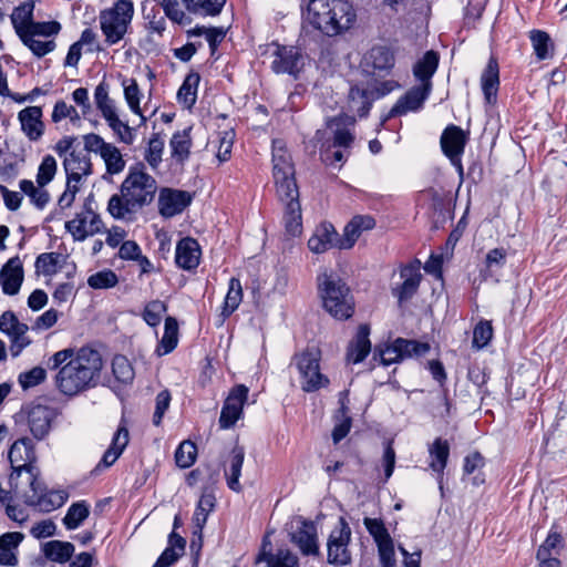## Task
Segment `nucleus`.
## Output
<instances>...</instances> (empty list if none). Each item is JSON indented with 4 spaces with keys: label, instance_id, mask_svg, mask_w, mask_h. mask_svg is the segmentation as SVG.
I'll use <instances>...</instances> for the list:
<instances>
[{
    "label": "nucleus",
    "instance_id": "obj_43",
    "mask_svg": "<svg viewBox=\"0 0 567 567\" xmlns=\"http://www.w3.org/2000/svg\"><path fill=\"white\" fill-rule=\"evenodd\" d=\"M243 298V289L239 279L231 278L226 295L221 315L224 318L229 317L239 306Z\"/></svg>",
    "mask_w": 567,
    "mask_h": 567
},
{
    "label": "nucleus",
    "instance_id": "obj_40",
    "mask_svg": "<svg viewBox=\"0 0 567 567\" xmlns=\"http://www.w3.org/2000/svg\"><path fill=\"white\" fill-rule=\"evenodd\" d=\"M536 56L539 60H546L551 56L554 44L549 34L542 30H533L529 34Z\"/></svg>",
    "mask_w": 567,
    "mask_h": 567
},
{
    "label": "nucleus",
    "instance_id": "obj_19",
    "mask_svg": "<svg viewBox=\"0 0 567 567\" xmlns=\"http://www.w3.org/2000/svg\"><path fill=\"white\" fill-rule=\"evenodd\" d=\"M290 536L291 542L299 547L303 555H317L319 553L317 528L313 523L299 519L297 529Z\"/></svg>",
    "mask_w": 567,
    "mask_h": 567
},
{
    "label": "nucleus",
    "instance_id": "obj_44",
    "mask_svg": "<svg viewBox=\"0 0 567 567\" xmlns=\"http://www.w3.org/2000/svg\"><path fill=\"white\" fill-rule=\"evenodd\" d=\"M94 99L96 107L101 111L105 120L116 113L113 101L109 96V84L105 81H102L95 87Z\"/></svg>",
    "mask_w": 567,
    "mask_h": 567
},
{
    "label": "nucleus",
    "instance_id": "obj_23",
    "mask_svg": "<svg viewBox=\"0 0 567 567\" xmlns=\"http://www.w3.org/2000/svg\"><path fill=\"white\" fill-rule=\"evenodd\" d=\"M200 259V247L196 239L185 237L177 243L175 261L185 270L197 268Z\"/></svg>",
    "mask_w": 567,
    "mask_h": 567
},
{
    "label": "nucleus",
    "instance_id": "obj_41",
    "mask_svg": "<svg viewBox=\"0 0 567 567\" xmlns=\"http://www.w3.org/2000/svg\"><path fill=\"white\" fill-rule=\"evenodd\" d=\"M89 514V504L84 501L76 502L69 507L63 524L68 529H75L87 518Z\"/></svg>",
    "mask_w": 567,
    "mask_h": 567
},
{
    "label": "nucleus",
    "instance_id": "obj_17",
    "mask_svg": "<svg viewBox=\"0 0 567 567\" xmlns=\"http://www.w3.org/2000/svg\"><path fill=\"white\" fill-rule=\"evenodd\" d=\"M24 278L22 261L19 256L10 258L0 270V286L3 293L14 296L19 293Z\"/></svg>",
    "mask_w": 567,
    "mask_h": 567
},
{
    "label": "nucleus",
    "instance_id": "obj_36",
    "mask_svg": "<svg viewBox=\"0 0 567 567\" xmlns=\"http://www.w3.org/2000/svg\"><path fill=\"white\" fill-rule=\"evenodd\" d=\"M45 557L52 561L65 563L74 553V546L69 542L51 540L43 547Z\"/></svg>",
    "mask_w": 567,
    "mask_h": 567
},
{
    "label": "nucleus",
    "instance_id": "obj_51",
    "mask_svg": "<svg viewBox=\"0 0 567 567\" xmlns=\"http://www.w3.org/2000/svg\"><path fill=\"white\" fill-rule=\"evenodd\" d=\"M112 371L115 379L122 383H130L135 374L127 357H113Z\"/></svg>",
    "mask_w": 567,
    "mask_h": 567
},
{
    "label": "nucleus",
    "instance_id": "obj_52",
    "mask_svg": "<svg viewBox=\"0 0 567 567\" xmlns=\"http://www.w3.org/2000/svg\"><path fill=\"white\" fill-rule=\"evenodd\" d=\"M56 161L52 155H45L38 168L37 184L39 187H45L55 176Z\"/></svg>",
    "mask_w": 567,
    "mask_h": 567
},
{
    "label": "nucleus",
    "instance_id": "obj_45",
    "mask_svg": "<svg viewBox=\"0 0 567 567\" xmlns=\"http://www.w3.org/2000/svg\"><path fill=\"white\" fill-rule=\"evenodd\" d=\"M105 162L106 172L111 175L121 173L125 167V161L120 150L113 144L105 146V151L101 154Z\"/></svg>",
    "mask_w": 567,
    "mask_h": 567
},
{
    "label": "nucleus",
    "instance_id": "obj_20",
    "mask_svg": "<svg viewBox=\"0 0 567 567\" xmlns=\"http://www.w3.org/2000/svg\"><path fill=\"white\" fill-rule=\"evenodd\" d=\"M348 107L350 112L364 117L369 114L372 103L375 101L370 84L357 83L352 85L348 94Z\"/></svg>",
    "mask_w": 567,
    "mask_h": 567
},
{
    "label": "nucleus",
    "instance_id": "obj_29",
    "mask_svg": "<svg viewBox=\"0 0 567 567\" xmlns=\"http://www.w3.org/2000/svg\"><path fill=\"white\" fill-rule=\"evenodd\" d=\"M127 444L128 430L124 425L118 426L117 431L115 432L112 439L111 446L105 451L101 462L97 464L95 470H100L101 466L110 467L111 465H113L120 457V455L123 453Z\"/></svg>",
    "mask_w": 567,
    "mask_h": 567
},
{
    "label": "nucleus",
    "instance_id": "obj_28",
    "mask_svg": "<svg viewBox=\"0 0 567 567\" xmlns=\"http://www.w3.org/2000/svg\"><path fill=\"white\" fill-rule=\"evenodd\" d=\"M439 53L430 50L426 51L422 59L417 60L413 65V75L419 80L420 84H429L432 91V76L439 66Z\"/></svg>",
    "mask_w": 567,
    "mask_h": 567
},
{
    "label": "nucleus",
    "instance_id": "obj_15",
    "mask_svg": "<svg viewBox=\"0 0 567 567\" xmlns=\"http://www.w3.org/2000/svg\"><path fill=\"white\" fill-rule=\"evenodd\" d=\"M54 417V411L49 406L31 405L27 411V424L32 436L39 441L43 440L50 433Z\"/></svg>",
    "mask_w": 567,
    "mask_h": 567
},
{
    "label": "nucleus",
    "instance_id": "obj_9",
    "mask_svg": "<svg viewBox=\"0 0 567 567\" xmlns=\"http://www.w3.org/2000/svg\"><path fill=\"white\" fill-rule=\"evenodd\" d=\"M30 491L23 493L24 502L30 506H35L40 511L51 512L61 507L66 501V494L63 491L47 492L45 486L38 477V484H28Z\"/></svg>",
    "mask_w": 567,
    "mask_h": 567
},
{
    "label": "nucleus",
    "instance_id": "obj_34",
    "mask_svg": "<svg viewBox=\"0 0 567 567\" xmlns=\"http://www.w3.org/2000/svg\"><path fill=\"white\" fill-rule=\"evenodd\" d=\"M190 130L192 127H188L182 132H176L173 134L171 138L169 145L172 148V156L181 163H184L189 157L190 154Z\"/></svg>",
    "mask_w": 567,
    "mask_h": 567
},
{
    "label": "nucleus",
    "instance_id": "obj_22",
    "mask_svg": "<svg viewBox=\"0 0 567 567\" xmlns=\"http://www.w3.org/2000/svg\"><path fill=\"white\" fill-rule=\"evenodd\" d=\"M394 64V51L388 45H374L364 56V65L379 73L389 74Z\"/></svg>",
    "mask_w": 567,
    "mask_h": 567
},
{
    "label": "nucleus",
    "instance_id": "obj_5",
    "mask_svg": "<svg viewBox=\"0 0 567 567\" xmlns=\"http://www.w3.org/2000/svg\"><path fill=\"white\" fill-rule=\"evenodd\" d=\"M101 367V357H73L60 369L58 388L66 395H74L89 385Z\"/></svg>",
    "mask_w": 567,
    "mask_h": 567
},
{
    "label": "nucleus",
    "instance_id": "obj_30",
    "mask_svg": "<svg viewBox=\"0 0 567 567\" xmlns=\"http://www.w3.org/2000/svg\"><path fill=\"white\" fill-rule=\"evenodd\" d=\"M23 535L18 532L6 533L0 536V565L16 566L18 558L16 550L22 542Z\"/></svg>",
    "mask_w": 567,
    "mask_h": 567
},
{
    "label": "nucleus",
    "instance_id": "obj_3",
    "mask_svg": "<svg viewBox=\"0 0 567 567\" xmlns=\"http://www.w3.org/2000/svg\"><path fill=\"white\" fill-rule=\"evenodd\" d=\"M276 185V194L280 203L285 206V227L291 236L301 234V205L299 202V188L295 179V168L290 162L284 161L282 165L275 156V167L272 168Z\"/></svg>",
    "mask_w": 567,
    "mask_h": 567
},
{
    "label": "nucleus",
    "instance_id": "obj_59",
    "mask_svg": "<svg viewBox=\"0 0 567 567\" xmlns=\"http://www.w3.org/2000/svg\"><path fill=\"white\" fill-rule=\"evenodd\" d=\"M109 126L112 128L118 140L125 144L131 145L134 141L133 128L127 123L122 122L117 114L114 113L112 116L105 120Z\"/></svg>",
    "mask_w": 567,
    "mask_h": 567
},
{
    "label": "nucleus",
    "instance_id": "obj_49",
    "mask_svg": "<svg viewBox=\"0 0 567 567\" xmlns=\"http://www.w3.org/2000/svg\"><path fill=\"white\" fill-rule=\"evenodd\" d=\"M64 171H81L84 175L92 174V163L87 155H82L75 151L70 152L63 161Z\"/></svg>",
    "mask_w": 567,
    "mask_h": 567
},
{
    "label": "nucleus",
    "instance_id": "obj_57",
    "mask_svg": "<svg viewBox=\"0 0 567 567\" xmlns=\"http://www.w3.org/2000/svg\"><path fill=\"white\" fill-rule=\"evenodd\" d=\"M215 506V497L212 494H203L199 498L193 520L197 528L202 529L207 520L208 514Z\"/></svg>",
    "mask_w": 567,
    "mask_h": 567
},
{
    "label": "nucleus",
    "instance_id": "obj_11",
    "mask_svg": "<svg viewBox=\"0 0 567 567\" xmlns=\"http://www.w3.org/2000/svg\"><path fill=\"white\" fill-rule=\"evenodd\" d=\"M297 369L300 373L301 389L305 392H315L329 384V379L320 371L317 357H299Z\"/></svg>",
    "mask_w": 567,
    "mask_h": 567
},
{
    "label": "nucleus",
    "instance_id": "obj_18",
    "mask_svg": "<svg viewBox=\"0 0 567 567\" xmlns=\"http://www.w3.org/2000/svg\"><path fill=\"white\" fill-rule=\"evenodd\" d=\"M565 542L557 532H550L545 542L539 546L536 559L539 567H561L559 555L564 549Z\"/></svg>",
    "mask_w": 567,
    "mask_h": 567
},
{
    "label": "nucleus",
    "instance_id": "obj_25",
    "mask_svg": "<svg viewBox=\"0 0 567 567\" xmlns=\"http://www.w3.org/2000/svg\"><path fill=\"white\" fill-rule=\"evenodd\" d=\"M482 90L488 104L496 101L499 86V68L495 58L491 56L481 76Z\"/></svg>",
    "mask_w": 567,
    "mask_h": 567
},
{
    "label": "nucleus",
    "instance_id": "obj_12",
    "mask_svg": "<svg viewBox=\"0 0 567 567\" xmlns=\"http://www.w3.org/2000/svg\"><path fill=\"white\" fill-rule=\"evenodd\" d=\"M192 202V193L165 187L159 190L158 212L164 218H172L182 214Z\"/></svg>",
    "mask_w": 567,
    "mask_h": 567
},
{
    "label": "nucleus",
    "instance_id": "obj_4",
    "mask_svg": "<svg viewBox=\"0 0 567 567\" xmlns=\"http://www.w3.org/2000/svg\"><path fill=\"white\" fill-rule=\"evenodd\" d=\"M317 280L323 309L339 320L351 318L354 313V298L347 282L333 272H324Z\"/></svg>",
    "mask_w": 567,
    "mask_h": 567
},
{
    "label": "nucleus",
    "instance_id": "obj_46",
    "mask_svg": "<svg viewBox=\"0 0 567 567\" xmlns=\"http://www.w3.org/2000/svg\"><path fill=\"white\" fill-rule=\"evenodd\" d=\"M10 333L8 334L11 340V351L12 354H19L27 346L31 343L30 338L27 336L29 331V327L27 323L20 322L13 328H10Z\"/></svg>",
    "mask_w": 567,
    "mask_h": 567
},
{
    "label": "nucleus",
    "instance_id": "obj_10",
    "mask_svg": "<svg viewBox=\"0 0 567 567\" xmlns=\"http://www.w3.org/2000/svg\"><path fill=\"white\" fill-rule=\"evenodd\" d=\"M303 68V56L297 47L276 45L271 70L277 73H287L295 79Z\"/></svg>",
    "mask_w": 567,
    "mask_h": 567
},
{
    "label": "nucleus",
    "instance_id": "obj_32",
    "mask_svg": "<svg viewBox=\"0 0 567 567\" xmlns=\"http://www.w3.org/2000/svg\"><path fill=\"white\" fill-rule=\"evenodd\" d=\"M245 452L243 447L236 446L233 449L229 456V466L225 471L228 487L234 492H240L241 485L239 483V476L244 464Z\"/></svg>",
    "mask_w": 567,
    "mask_h": 567
},
{
    "label": "nucleus",
    "instance_id": "obj_33",
    "mask_svg": "<svg viewBox=\"0 0 567 567\" xmlns=\"http://www.w3.org/2000/svg\"><path fill=\"white\" fill-rule=\"evenodd\" d=\"M34 2L32 0L24 1L14 8L11 14V22L16 33L20 35L28 30L33 20Z\"/></svg>",
    "mask_w": 567,
    "mask_h": 567
},
{
    "label": "nucleus",
    "instance_id": "obj_31",
    "mask_svg": "<svg viewBox=\"0 0 567 567\" xmlns=\"http://www.w3.org/2000/svg\"><path fill=\"white\" fill-rule=\"evenodd\" d=\"M101 30L105 35L109 44H115L123 39L127 32L128 24L121 21L116 17H112L103 12L100 17Z\"/></svg>",
    "mask_w": 567,
    "mask_h": 567
},
{
    "label": "nucleus",
    "instance_id": "obj_54",
    "mask_svg": "<svg viewBox=\"0 0 567 567\" xmlns=\"http://www.w3.org/2000/svg\"><path fill=\"white\" fill-rule=\"evenodd\" d=\"M197 447L190 441H184L175 452L176 464L182 468L192 466L196 460Z\"/></svg>",
    "mask_w": 567,
    "mask_h": 567
},
{
    "label": "nucleus",
    "instance_id": "obj_2",
    "mask_svg": "<svg viewBox=\"0 0 567 567\" xmlns=\"http://www.w3.org/2000/svg\"><path fill=\"white\" fill-rule=\"evenodd\" d=\"M355 17L352 6L344 0H309L303 12L306 22L329 37L350 29Z\"/></svg>",
    "mask_w": 567,
    "mask_h": 567
},
{
    "label": "nucleus",
    "instance_id": "obj_58",
    "mask_svg": "<svg viewBox=\"0 0 567 567\" xmlns=\"http://www.w3.org/2000/svg\"><path fill=\"white\" fill-rule=\"evenodd\" d=\"M118 278L113 270L106 269L93 274L87 279V285L93 289H107L116 286Z\"/></svg>",
    "mask_w": 567,
    "mask_h": 567
},
{
    "label": "nucleus",
    "instance_id": "obj_56",
    "mask_svg": "<svg viewBox=\"0 0 567 567\" xmlns=\"http://www.w3.org/2000/svg\"><path fill=\"white\" fill-rule=\"evenodd\" d=\"M59 252H43L40 254L35 259V269L38 272H42L44 276H52L58 271Z\"/></svg>",
    "mask_w": 567,
    "mask_h": 567
},
{
    "label": "nucleus",
    "instance_id": "obj_48",
    "mask_svg": "<svg viewBox=\"0 0 567 567\" xmlns=\"http://www.w3.org/2000/svg\"><path fill=\"white\" fill-rule=\"evenodd\" d=\"M87 218L85 213H78L75 217L65 223V229L72 235L75 241H83L89 237Z\"/></svg>",
    "mask_w": 567,
    "mask_h": 567
},
{
    "label": "nucleus",
    "instance_id": "obj_63",
    "mask_svg": "<svg viewBox=\"0 0 567 567\" xmlns=\"http://www.w3.org/2000/svg\"><path fill=\"white\" fill-rule=\"evenodd\" d=\"M363 524L377 545L391 539V536L381 519L365 517L363 519Z\"/></svg>",
    "mask_w": 567,
    "mask_h": 567
},
{
    "label": "nucleus",
    "instance_id": "obj_14",
    "mask_svg": "<svg viewBox=\"0 0 567 567\" xmlns=\"http://www.w3.org/2000/svg\"><path fill=\"white\" fill-rule=\"evenodd\" d=\"M431 94L429 84L412 86L401 96L389 112L390 117L401 116L408 112H417Z\"/></svg>",
    "mask_w": 567,
    "mask_h": 567
},
{
    "label": "nucleus",
    "instance_id": "obj_62",
    "mask_svg": "<svg viewBox=\"0 0 567 567\" xmlns=\"http://www.w3.org/2000/svg\"><path fill=\"white\" fill-rule=\"evenodd\" d=\"M164 150V142L159 137V134H153L148 142L146 150L145 159L153 167L156 168L162 161V153Z\"/></svg>",
    "mask_w": 567,
    "mask_h": 567
},
{
    "label": "nucleus",
    "instance_id": "obj_13",
    "mask_svg": "<svg viewBox=\"0 0 567 567\" xmlns=\"http://www.w3.org/2000/svg\"><path fill=\"white\" fill-rule=\"evenodd\" d=\"M247 398V386L240 384L231 390L220 412L219 425L221 429L231 427L241 417Z\"/></svg>",
    "mask_w": 567,
    "mask_h": 567
},
{
    "label": "nucleus",
    "instance_id": "obj_6",
    "mask_svg": "<svg viewBox=\"0 0 567 567\" xmlns=\"http://www.w3.org/2000/svg\"><path fill=\"white\" fill-rule=\"evenodd\" d=\"M8 457L12 468L9 481L16 492L20 491L22 483L38 484L39 470L34 465L37 456L29 437L17 440L11 445Z\"/></svg>",
    "mask_w": 567,
    "mask_h": 567
},
{
    "label": "nucleus",
    "instance_id": "obj_50",
    "mask_svg": "<svg viewBox=\"0 0 567 567\" xmlns=\"http://www.w3.org/2000/svg\"><path fill=\"white\" fill-rule=\"evenodd\" d=\"M19 38L22 43L28 47L38 58H42L55 49V42L53 40L39 41L34 39V35H30V33L25 32L20 33Z\"/></svg>",
    "mask_w": 567,
    "mask_h": 567
},
{
    "label": "nucleus",
    "instance_id": "obj_55",
    "mask_svg": "<svg viewBox=\"0 0 567 567\" xmlns=\"http://www.w3.org/2000/svg\"><path fill=\"white\" fill-rule=\"evenodd\" d=\"M47 378V371L42 367H34L23 371L18 377V382L23 390H29L42 383Z\"/></svg>",
    "mask_w": 567,
    "mask_h": 567
},
{
    "label": "nucleus",
    "instance_id": "obj_38",
    "mask_svg": "<svg viewBox=\"0 0 567 567\" xmlns=\"http://www.w3.org/2000/svg\"><path fill=\"white\" fill-rule=\"evenodd\" d=\"M183 3L190 13L215 17L221 12L226 0H183Z\"/></svg>",
    "mask_w": 567,
    "mask_h": 567
},
{
    "label": "nucleus",
    "instance_id": "obj_26",
    "mask_svg": "<svg viewBox=\"0 0 567 567\" xmlns=\"http://www.w3.org/2000/svg\"><path fill=\"white\" fill-rule=\"evenodd\" d=\"M430 468L437 474L439 483H442L444 470L450 456V444L446 440L437 437L429 446Z\"/></svg>",
    "mask_w": 567,
    "mask_h": 567
},
{
    "label": "nucleus",
    "instance_id": "obj_47",
    "mask_svg": "<svg viewBox=\"0 0 567 567\" xmlns=\"http://www.w3.org/2000/svg\"><path fill=\"white\" fill-rule=\"evenodd\" d=\"M178 342V322L173 317L165 319L164 334L161 340V347L164 349V353L172 352Z\"/></svg>",
    "mask_w": 567,
    "mask_h": 567
},
{
    "label": "nucleus",
    "instance_id": "obj_8",
    "mask_svg": "<svg viewBox=\"0 0 567 567\" xmlns=\"http://www.w3.org/2000/svg\"><path fill=\"white\" fill-rule=\"evenodd\" d=\"M467 141L468 133L454 124H450L445 127L440 140L443 154L461 173L463 172L461 156L464 153Z\"/></svg>",
    "mask_w": 567,
    "mask_h": 567
},
{
    "label": "nucleus",
    "instance_id": "obj_60",
    "mask_svg": "<svg viewBox=\"0 0 567 567\" xmlns=\"http://www.w3.org/2000/svg\"><path fill=\"white\" fill-rule=\"evenodd\" d=\"M143 16L148 21L147 29L162 35L166 28V21L165 17L161 14L159 9L155 6L150 9L147 6H143Z\"/></svg>",
    "mask_w": 567,
    "mask_h": 567
},
{
    "label": "nucleus",
    "instance_id": "obj_61",
    "mask_svg": "<svg viewBox=\"0 0 567 567\" xmlns=\"http://www.w3.org/2000/svg\"><path fill=\"white\" fill-rule=\"evenodd\" d=\"M167 307L161 300H152L148 302L143 311V319L151 327H156L161 323L162 315L166 312Z\"/></svg>",
    "mask_w": 567,
    "mask_h": 567
},
{
    "label": "nucleus",
    "instance_id": "obj_27",
    "mask_svg": "<svg viewBox=\"0 0 567 567\" xmlns=\"http://www.w3.org/2000/svg\"><path fill=\"white\" fill-rule=\"evenodd\" d=\"M375 227V220L369 215L354 216L344 227V240H341V248H351L363 230Z\"/></svg>",
    "mask_w": 567,
    "mask_h": 567
},
{
    "label": "nucleus",
    "instance_id": "obj_35",
    "mask_svg": "<svg viewBox=\"0 0 567 567\" xmlns=\"http://www.w3.org/2000/svg\"><path fill=\"white\" fill-rule=\"evenodd\" d=\"M200 76L197 72H189L177 92L178 102L190 109L196 102L197 86Z\"/></svg>",
    "mask_w": 567,
    "mask_h": 567
},
{
    "label": "nucleus",
    "instance_id": "obj_21",
    "mask_svg": "<svg viewBox=\"0 0 567 567\" xmlns=\"http://www.w3.org/2000/svg\"><path fill=\"white\" fill-rule=\"evenodd\" d=\"M401 278L403 282L393 288L392 292L395 297H398L399 302L406 301L411 299L417 291L422 275L419 271L417 265H406L401 268L400 271Z\"/></svg>",
    "mask_w": 567,
    "mask_h": 567
},
{
    "label": "nucleus",
    "instance_id": "obj_1",
    "mask_svg": "<svg viewBox=\"0 0 567 567\" xmlns=\"http://www.w3.org/2000/svg\"><path fill=\"white\" fill-rule=\"evenodd\" d=\"M120 190L121 194L109 199L107 212L115 219H126L153 202L157 186L154 177L144 171V165L137 164L130 167Z\"/></svg>",
    "mask_w": 567,
    "mask_h": 567
},
{
    "label": "nucleus",
    "instance_id": "obj_16",
    "mask_svg": "<svg viewBox=\"0 0 567 567\" xmlns=\"http://www.w3.org/2000/svg\"><path fill=\"white\" fill-rule=\"evenodd\" d=\"M432 350L429 340H415L396 338L392 343L389 341L375 344L373 354H425Z\"/></svg>",
    "mask_w": 567,
    "mask_h": 567
},
{
    "label": "nucleus",
    "instance_id": "obj_53",
    "mask_svg": "<svg viewBox=\"0 0 567 567\" xmlns=\"http://www.w3.org/2000/svg\"><path fill=\"white\" fill-rule=\"evenodd\" d=\"M124 86V96L131 109V111L142 117V121L145 122L146 118L143 116L141 107H140V97L141 92L136 80L131 79L128 82L123 81Z\"/></svg>",
    "mask_w": 567,
    "mask_h": 567
},
{
    "label": "nucleus",
    "instance_id": "obj_37",
    "mask_svg": "<svg viewBox=\"0 0 567 567\" xmlns=\"http://www.w3.org/2000/svg\"><path fill=\"white\" fill-rule=\"evenodd\" d=\"M370 326L362 323L358 327L357 333L347 347L346 354H370L371 342L369 339Z\"/></svg>",
    "mask_w": 567,
    "mask_h": 567
},
{
    "label": "nucleus",
    "instance_id": "obj_39",
    "mask_svg": "<svg viewBox=\"0 0 567 567\" xmlns=\"http://www.w3.org/2000/svg\"><path fill=\"white\" fill-rule=\"evenodd\" d=\"M19 187L38 209H43L50 202V193L44 187H35L30 179L20 181Z\"/></svg>",
    "mask_w": 567,
    "mask_h": 567
},
{
    "label": "nucleus",
    "instance_id": "obj_7",
    "mask_svg": "<svg viewBox=\"0 0 567 567\" xmlns=\"http://www.w3.org/2000/svg\"><path fill=\"white\" fill-rule=\"evenodd\" d=\"M351 539V529L343 518L339 519L328 539V561L332 565H348L351 561V554L348 548Z\"/></svg>",
    "mask_w": 567,
    "mask_h": 567
},
{
    "label": "nucleus",
    "instance_id": "obj_64",
    "mask_svg": "<svg viewBox=\"0 0 567 567\" xmlns=\"http://www.w3.org/2000/svg\"><path fill=\"white\" fill-rule=\"evenodd\" d=\"M493 337V327L489 321H480L473 331V346L482 349Z\"/></svg>",
    "mask_w": 567,
    "mask_h": 567
},
{
    "label": "nucleus",
    "instance_id": "obj_24",
    "mask_svg": "<svg viewBox=\"0 0 567 567\" xmlns=\"http://www.w3.org/2000/svg\"><path fill=\"white\" fill-rule=\"evenodd\" d=\"M21 123V130L30 141H38L44 131L42 122V109L40 106H28L18 114Z\"/></svg>",
    "mask_w": 567,
    "mask_h": 567
},
{
    "label": "nucleus",
    "instance_id": "obj_42",
    "mask_svg": "<svg viewBox=\"0 0 567 567\" xmlns=\"http://www.w3.org/2000/svg\"><path fill=\"white\" fill-rule=\"evenodd\" d=\"M259 560H265L268 567H298V557L288 549H279L275 555L262 550Z\"/></svg>",
    "mask_w": 567,
    "mask_h": 567
}]
</instances>
